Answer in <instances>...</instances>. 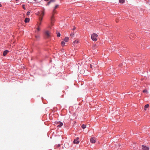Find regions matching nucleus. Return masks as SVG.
Wrapping results in <instances>:
<instances>
[{
  "label": "nucleus",
  "instance_id": "f257e3e1",
  "mask_svg": "<svg viewBox=\"0 0 150 150\" xmlns=\"http://www.w3.org/2000/svg\"><path fill=\"white\" fill-rule=\"evenodd\" d=\"M44 35L45 38H49L51 36V33L48 30H46L44 32Z\"/></svg>",
  "mask_w": 150,
  "mask_h": 150
},
{
  "label": "nucleus",
  "instance_id": "f03ea898",
  "mask_svg": "<svg viewBox=\"0 0 150 150\" xmlns=\"http://www.w3.org/2000/svg\"><path fill=\"white\" fill-rule=\"evenodd\" d=\"M98 36V35L96 34L93 33L91 35V38L93 40L96 41L97 40L96 38Z\"/></svg>",
  "mask_w": 150,
  "mask_h": 150
},
{
  "label": "nucleus",
  "instance_id": "7ed1b4c3",
  "mask_svg": "<svg viewBox=\"0 0 150 150\" xmlns=\"http://www.w3.org/2000/svg\"><path fill=\"white\" fill-rule=\"evenodd\" d=\"M45 9L43 8V10L41 11H39L38 12L37 14L40 17H42L44 15ZM37 14V13H36Z\"/></svg>",
  "mask_w": 150,
  "mask_h": 150
},
{
  "label": "nucleus",
  "instance_id": "20e7f679",
  "mask_svg": "<svg viewBox=\"0 0 150 150\" xmlns=\"http://www.w3.org/2000/svg\"><path fill=\"white\" fill-rule=\"evenodd\" d=\"M54 14H53V13H52V16H51L50 19L51 23L52 25H53V23H54Z\"/></svg>",
  "mask_w": 150,
  "mask_h": 150
},
{
  "label": "nucleus",
  "instance_id": "39448f33",
  "mask_svg": "<svg viewBox=\"0 0 150 150\" xmlns=\"http://www.w3.org/2000/svg\"><path fill=\"white\" fill-rule=\"evenodd\" d=\"M56 124L57 125V127H59L62 126L63 125V123L60 122H57Z\"/></svg>",
  "mask_w": 150,
  "mask_h": 150
},
{
  "label": "nucleus",
  "instance_id": "423d86ee",
  "mask_svg": "<svg viewBox=\"0 0 150 150\" xmlns=\"http://www.w3.org/2000/svg\"><path fill=\"white\" fill-rule=\"evenodd\" d=\"M142 149L143 150H149V147L144 145H142Z\"/></svg>",
  "mask_w": 150,
  "mask_h": 150
},
{
  "label": "nucleus",
  "instance_id": "0eeeda50",
  "mask_svg": "<svg viewBox=\"0 0 150 150\" xmlns=\"http://www.w3.org/2000/svg\"><path fill=\"white\" fill-rule=\"evenodd\" d=\"M79 138L78 137L76 139H75L73 142L74 144H78L79 143V141H78Z\"/></svg>",
  "mask_w": 150,
  "mask_h": 150
},
{
  "label": "nucleus",
  "instance_id": "6e6552de",
  "mask_svg": "<svg viewBox=\"0 0 150 150\" xmlns=\"http://www.w3.org/2000/svg\"><path fill=\"white\" fill-rule=\"evenodd\" d=\"M59 6L58 5H56L54 7V8L53 10L52 13H53V14L56 13V11H55V9L57 8Z\"/></svg>",
  "mask_w": 150,
  "mask_h": 150
},
{
  "label": "nucleus",
  "instance_id": "1a4fd4ad",
  "mask_svg": "<svg viewBox=\"0 0 150 150\" xmlns=\"http://www.w3.org/2000/svg\"><path fill=\"white\" fill-rule=\"evenodd\" d=\"M90 142L92 143H94L96 142L95 139L94 138H91L90 139Z\"/></svg>",
  "mask_w": 150,
  "mask_h": 150
},
{
  "label": "nucleus",
  "instance_id": "9d476101",
  "mask_svg": "<svg viewBox=\"0 0 150 150\" xmlns=\"http://www.w3.org/2000/svg\"><path fill=\"white\" fill-rule=\"evenodd\" d=\"M8 51L7 50H6L4 51L3 54V55L4 56H5L7 53L8 52Z\"/></svg>",
  "mask_w": 150,
  "mask_h": 150
},
{
  "label": "nucleus",
  "instance_id": "9b49d317",
  "mask_svg": "<svg viewBox=\"0 0 150 150\" xmlns=\"http://www.w3.org/2000/svg\"><path fill=\"white\" fill-rule=\"evenodd\" d=\"M30 21V19L28 18H25V22L26 23H28Z\"/></svg>",
  "mask_w": 150,
  "mask_h": 150
},
{
  "label": "nucleus",
  "instance_id": "f8f14e48",
  "mask_svg": "<svg viewBox=\"0 0 150 150\" xmlns=\"http://www.w3.org/2000/svg\"><path fill=\"white\" fill-rule=\"evenodd\" d=\"M90 67L91 68L93 69V68H95V64H91L90 65Z\"/></svg>",
  "mask_w": 150,
  "mask_h": 150
},
{
  "label": "nucleus",
  "instance_id": "ddd939ff",
  "mask_svg": "<svg viewBox=\"0 0 150 150\" xmlns=\"http://www.w3.org/2000/svg\"><path fill=\"white\" fill-rule=\"evenodd\" d=\"M69 40V38L68 37H66L64 39V41L66 42H67Z\"/></svg>",
  "mask_w": 150,
  "mask_h": 150
},
{
  "label": "nucleus",
  "instance_id": "4468645a",
  "mask_svg": "<svg viewBox=\"0 0 150 150\" xmlns=\"http://www.w3.org/2000/svg\"><path fill=\"white\" fill-rule=\"evenodd\" d=\"M149 105L148 104H147L145 106V107H144V108H145L144 110H146V108H148L149 107Z\"/></svg>",
  "mask_w": 150,
  "mask_h": 150
},
{
  "label": "nucleus",
  "instance_id": "2eb2a0df",
  "mask_svg": "<svg viewBox=\"0 0 150 150\" xmlns=\"http://www.w3.org/2000/svg\"><path fill=\"white\" fill-rule=\"evenodd\" d=\"M125 0H119V2L120 3L123 4L125 2Z\"/></svg>",
  "mask_w": 150,
  "mask_h": 150
},
{
  "label": "nucleus",
  "instance_id": "dca6fc26",
  "mask_svg": "<svg viewBox=\"0 0 150 150\" xmlns=\"http://www.w3.org/2000/svg\"><path fill=\"white\" fill-rule=\"evenodd\" d=\"M79 42V40H75L73 42V44L74 45L75 44L78 43Z\"/></svg>",
  "mask_w": 150,
  "mask_h": 150
},
{
  "label": "nucleus",
  "instance_id": "f3484780",
  "mask_svg": "<svg viewBox=\"0 0 150 150\" xmlns=\"http://www.w3.org/2000/svg\"><path fill=\"white\" fill-rule=\"evenodd\" d=\"M81 127L83 129H84L86 127V125L83 124L82 125Z\"/></svg>",
  "mask_w": 150,
  "mask_h": 150
},
{
  "label": "nucleus",
  "instance_id": "a211bd4d",
  "mask_svg": "<svg viewBox=\"0 0 150 150\" xmlns=\"http://www.w3.org/2000/svg\"><path fill=\"white\" fill-rule=\"evenodd\" d=\"M65 44V42L64 41H62L61 42V45L62 46H64Z\"/></svg>",
  "mask_w": 150,
  "mask_h": 150
},
{
  "label": "nucleus",
  "instance_id": "6ab92c4d",
  "mask_svg": "<svg viewBox=\"0 0 150 150\" xmlns=\"http://www.w3.org/2000/svg\"><path fill=\"white\" fill-rule=\"evenodd\" d=\"M84 71L83 70H81L80 71V73L81 74H83L84 73Z\"/></svg>",
  "mask_w": 150,
  "mask_h": 150
},
{
  "label": "nucleus",
  "instance_id": "aec40b11",
  "mask_svg": "<svg viewBox=\"0 0 150 150\" xmlns=\"http://www.w3.org/2000/svg\"><path fill=\"white\" fill-rule=\"evenodd\" d=\"M74 33H71L70 34V36L72 37H73L74 36Z\"/></svg>",
  "mask_w": 150,
  "mask_h": 150
},
{
  "label": "nucleus",
  "instance_id": "412c9836",
  "mask_svg": "<svg viewBox=\"0 0 150 150\" xmlns=\"http://www.w3.org/2000/svg\"><path fill=\"white\" fill-rule=\"evenodd\" d=\"M143 92L144 93H148V92L146 90H144L143 91Z\"/></svg>",
  "mask_w": 150,
  "mask_h": 150
},
{
  "label": "nucleus",
  "instance_id": "4be33fe9",
  "mask_svg": "<svg viewBox=\"0 0 150 150\" xmlns=\"http://www.w3.org/2000/svg\"><path fill=\"white\" fill-rule=\"evenodd\" d=\"M57 36L58 37H59L60 36V34L59 33H58L57 34Z\"/></svg>",
  "mask_w": 150,
  "mask_h": 150
},
{
  "label": "nucleus",
  "instance_id": "5701e85b",
  "mask_svg": "<svg viewBox=\"0 0 150 150\" xmlns=\"http://www.w3.org/2000/svg\"><path fill=\"white\" fill-rule=\"evenodd\" d=\"M23 8L24 9H25V5H22Z\"/></svg>",
  "mask_w": 150,
  "mask_h": 150
},
{
  "label": "nucleus",
  "instance_id": "b1692460",
  "mask_svg": "<svg viewBox=\"0 0 150 150\" xmlns=\"http://www.w3.org/2000/svg\"><path fill=\"white\" fill-rule=\"evenodd\" d=\"M30 12L29 11H28L27 13V15L28 16L30 15Z\"/></svg>",
  "mask_w": 150,
  "mask_h": 150
},
{
  "label": "nucleus",
  "instance_id": "393cba45",
  "mask_svg": "<svg viewBox=\"0 0 150 150\" xmlns=\"http://www.w3.org/2000/svg\"><path fill=\"white\" fill-rule=\"evenodd\" d=\"M42 17H40V18H39L40 20L41 21L42 20Z\"/></svg>",
  "mask_w": 150,
  "mask_h": 150
},
{
  "label": "nucleus",
  "instance_id": "a878e982",
  "mask_svg": "<svg viewBox=\"0 0 150 150\" xmlns=\"http://www.w3.org/2000/svg\"><path fill=\"white\" fill-rule=\"evenodd\" d=\"M40 30V28L39 27H38V28H37V31H39Z\"/></svg>",
  "mask_w": 150,
  "mask_h": 150
},
{
  "label": "nucleus",
  "instance_id": "bb28decb",
  "mask_svg": "<svg viewBox=\"0 0 150 150\" xmlns=\"http://www.w3.org/2000/svg\"><path fill=\"white\" fill-rule=\"evenodd\" d=\"M35 37L37 38H39V37H40V36H39V35H38V36H35Z\"/></svg>",
  "mask_w": 150,
  "mask_h": 150
},
{
  "label": "nucleus",
  "instance_id": "cd10ccee",
  "mask_svg": "<svg viewBox=\"0 0 150 150\" xmlns=\"http://www.w3.org/2000/svg\"><path fill=\"white\" fill-rule=\"evenodd\" d=\"M50 2H54L55 1V0H50Z\"/></svg>",
  "mask_w": 150,
  "mask_h": 150
},
{
  "label": "nucleus",
  "instance_id": "c85d7f7f",
  "mask_svg": "<svg viewBox=\"0 0 150 150\" xmlns=\"http://www.w3.org/2000/svg\"><path fill=\"white\" fill-rule=\"evenodd\" d=\"M75 28H76L75 27V26H74V28H73V29H72L73 30H74L75 29Z\"/></svg>",
  "mask_w": 150,
  "mask_h": 150
},
{
  "label": "nucleus",
  "instance_id": "c756f323",
  "mask_svg": "<svg viewBox=\"0 0 150 150\" xmlns=\"http://www.w3.org/2000/svg\"><path fill=\"white\" fill-rule=\"evenodd\" d=\"M51 3V2H50V1H49V2H48V3H47V4L48 5H49Z\"/></svg>",
  "mask_w": 150,
  "mask_h": 150
},
{
  "label": "nucleus",
  "instance_id": "7c9ffc66",
  "mask_svg": "<svg viewBox=\"0 0 150 150\" xmlns=\"http://www.w3.org/2000/svg\"><path fill=\"white\" fill-rule=\"evenodd\" d=\"M96 46V45H93V47H94Z\"/></svg>",
  "mask_w": 150,
  "mask_h": 150
},
{
  "label": "nucleus",
  "instance_id": "2f4dec72",
  "mask_svg": "<svg viewBox=\"0 0 150 150\" xmlns=\"http://www.w3.org/2000/svg\"><path fill=\"white\" fill-rule=\"evenodd\" d=\"M60 146V145L59 144H58V145H57V147H59Z\"/></svg>",
  "mask_w": 150,
  "mask_h": 150
},
{
  "label": "nucleus",
  "instance_id": "473e14b6",
  "mask_svg": "<svg viewBox=\"0 0 150 150\" xmlns=\"http://www.w3.org/2000/svg\"><path fill=\"white\" fill-rule=\"evenodd\" d=\"M1 6V4H0V7Z\"/></svg>",
  "mask_w": 150,
  "mask_h": 150
},
{
  "label": "nucleus",
  "instance_id": "72a5a7b5",
  "mask_svg": "<svg viewBox=\"0 0 150 150\" xmlns=\"http://www.w3.org/2000/svg\"><path fill=\"white\" fill-rule=\"evenodd\" d=\"M45 1H48L49 0H45Z\"/></svg>",
  "mask_w": 150,
  "mask_h": 150
},
{
  "label": "nucleus",
  "instance_id": "f704fd0d",
  "mask_svg": "<svg viewBox=\"0 0 150 150\" xmlns=\"http://www.w3.org/2000/svg\"><path fill=\"white\" fill-rule=\"evenodd\" d=\"M66 144V143L65 144H64V145H65Z\"/></svg>",
  "mask_w": 150,
  "mask_h": 150
},
{
  "label": "nucleus",
  "instance_id": "c9c22d12",
  "mask_svg": "<svg viewBox=\"0 0 150 150\" xmlns=\"http://www.w3.org/2000/svg\"><path fill=\"white\" fill-rule=\"evenodd\" d=\"M34 1H36V0H34Z\"/></svg>",
  "mask_w": 150,
  "mask_h": 150
}]
</instances>
